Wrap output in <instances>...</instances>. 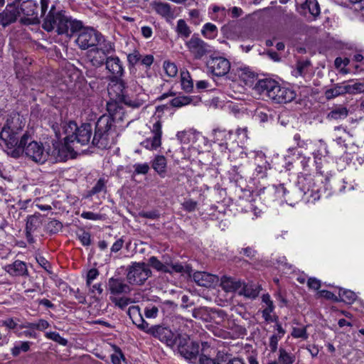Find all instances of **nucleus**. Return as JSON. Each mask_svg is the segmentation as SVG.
<instances>
[{
  "label": "nucleus",
  "mask_w": 364,
  "mask_h": 364,
  "mask_svg": "<svg viewBox=\"0 0 364 364\" xmlns=\"http://www.w3.org/2000/svg\"><path fill=\"white\" fill-rule=\"evenodd\" d=\"M50 4V0H40L41 17H43L42 28L45 31L70 38L83 28L81 21L67 16L63 10L58 11L54 4L47 13Z\"/></svg>",
  "instance_id": "nucleus-1"
},
{
  "label": "nucleus",
  "mask_w": 364,
  "mask_h": 364,
  "mask_svg": "<svg viewBox=\"0 0 364 364\" xmlns=\"http://www.w3.org/2000/svg\"><path fill=\"white\" fill-rule=\"evenodd\" d=\"M121 107L115 103H107L109 115H102L96 122L91 144L100 149H110L116 144L117 136L114 117Z\"/></svg>",
  "instance_id": "nucleus-2"
},
{
  "label": "nucleus",
  "mask_w": 364,
  "mask_h": 364,
  "mask_svg": "<svg viewBox=\"0 0 364 364\" xmlns=\"http://www.w3.org/2000/svg\"><path fill=\"white\" fill-rule=\"evenodd\" d=\"M276 190L279 194L282 193L286 202L291 205L300 200L314 203L320 198L319 191L311 176H299L296 184L289 189L284 184H279Z\"/></svg>",
  "instance_id": "nucleus-3"
},
{
  "label": "nucleus",
  "mask_w": 364,
  "mask_h": 364,
  "mask_svg": "<svg viewBox=\"0 0 364 364\" xmlns=\"http://www.w3.org/2000/svg\"><path fill=\"white\" fill-rule=\"evenodd\" d=\"M13 151L14 159L25 156L29 160L39 164H44L49 158V153L45 150L43 143L33 140L28 131L24 132L21 136L18 149Z\"/></svg>",
  "instance_id": "nucleus-4"
},
{
  "label": "nucleus",
  "mask_w": 364,
  "mask_h": 364,
  "mask_svg": "<svg viewBox=\"0 0 364 364\" xmlns=\"http://www.w3.org/2000/svg\"><path fill=\"white\" fill-rule=\"evenodd\" d=\"M255 89L260 95L267 97L274 103H288L296 97L294 90L281 86L279 82L272 79L259 80L256 83Z\"/></svg>",
  "instance_id": "nucleus-5"
},
{
  "label": "nucleus",
  "mask_w": 364,
  "mask_h": 364,
  "mask_svg": "<svg viewBox=\"0 0 364 364\" xmlns=\"http://www.w3.org/2000/svg\"><path fill=\"white\" fill-rule=\"evenodd\" d=\"M63 133L80 152H83L82 146H88L92 140V126L90 123H83L80 127L74 121L62 124Z\"/></svg>",
  "instance_id": "nucleus-6"
},
{
  "label": "nucleus",
  "mask_w": 364,
  "mask_h": 364,
  "mask_svg": "<svg viewBox=\"0 0 364 364\" xmlns=\"http://www.w3.org/2000/svg\"><path fill=\"white\" fill-rule=\"evenodd\" d=\"M149 266L156 269L158 272L163 273H168L172 274L173 273H180L181 274L191 275L192 268L189 264H183L181 262H174L173 258L168 255H164L161 259H159L155 256H151L148 259Z\"/></svg>",
  "instance_id": "nucleus-7"
},
{
  "label": "nucleus",
  "mask_w": 364,
  "mask_h": 364,
  "mask_svg": "<svg viewBox=\"0 0 364 364\" xmlns=\"http://www.w3.org/2000/svg\"><path fill=\"white\" fill-rule=\"evenodd\" d=\"M126 279L131 285H142L151 276L149 267L144 262H132L126 269Z\"/></svg>",
  "instance_id": "nucleus-8"
},
{
  "label": "nucleus",
  "mask_w": 364,
  "mask_h": 364,
  "mask_svg": "<svg viewBox=\"0 0 364 364\" xmlns=\"http://www.w3.org/2000/svg\"><path fill=\"white\" fill-rule=\"evenodd\" d=\"M146 333L159 339L161 342L165 343L167 346L173 348L177 342L178 337L182 333L175 334L174 331L165 323L154 325L151 327L148 326Z\"/></svg>",
  "instance_id": "nucleus-9"
},
{
  "label": "nucleus",
  "mask_w": 364,
  "mask_h": 364,
  "mask_svg": "<svg viewBox=\"0 0 364 364\" xmlns=\"http://www.w3.org/2000/svg\"><path fill=\"white\" fill-rule=\"evenodd\" d=\"M176 343L178 353L186 360L192 361L196 360L200 353V346L196 341H191L186 333L179 335Z\"/></svg>",
  "instance_id": "nucleus-10"
},
{
  "label": "nucleus",
  "mask_w": 364,
  "mask_h": 364,
  "mask_svg": "<svg viewBox=\"0 0 364 364\" xmlns=\"http://www.w3.org/2000/svg\"><path fill=\"white\" fill-rule=\"evenodd\" d=\"M23 134L18 132L7 130L2 128L0 132V144L4 146V151L8 156L14 157V150L16 151L18 149V146L21 142V136Z\"/></svg>",
  "instance_id": "nucleus-11"
},
{
  "label": "nucleus",
  "mask_w": 364,
  "mask_h": 364,
  "mask_svg": "<svg viewBox=\"0 0 364 364\" xmlns=\"http://www.w3.org/2000/svg\"><path fill=\"white\" fill-rule=\"evenodd\" d=\"M186 46L196 60H200L212 51L211 46L200 38L197 34H193L186 43Z\"/></svg>",
  "instance_id": "nucleus-12"
},
{
  "label": "nucleus",
  "mask_w": 364,
  "mask_h": 364,
  "mask_svg": "<svg viewBox=\"0 0 364 364\" xmlns=\"http://www.w3.org/2000/svg\"><path fill=\"white\" fill-rule=\"evenodd\" d=\"M21 0H14L9 3L5 9L0 13V26L6 27L15 23L21 15L19 10L20 1Z\"/></svg>",
  "instance_id": "nucleus-13"
},
{
  "label": "nucleus",
  "mask_w": 364,
  "mask_h": 364,
  "mask_svg": "<svg viewBox=\"0 0 364 364\" xmlns=\"http://www.w3.org/2000/svg\"><path fill=\"white\" fill-rule=\"evenodd\" d=\"M76 39V43L82 49L86 50L89 48L94 47L99 42L100 33L92 28H82Z\"/></svg>",
  "instance_id": "nucleus-14"
},
{
  "label": "nucleus",
  "mask_w": 364,
  "mask_h": 364,
  "mask_svg": "<svg viewBox=\"0 0 364 364\" xmlns=\"http://www.w3.org/2000/svg\"><path fill=\"white\" fill-rule=\"evenodd\" d=\"M38 4L34 0L20 1L19 10L31 23H40L41 15L38 12Z\"/></svg>",
  "instance_id": "nucleus-15"
},
{
  "label": "nucleus",
  "mask_w": 364,
  "mask_h": 364,
  "mask_svg": "<svg viewBox=\"0 0 364 364\" xmlns=\"http://www.w3.org/2000/svg\"><path fill=\"white\" fill-rule=\"evenodd\" d=\"M151 132L153 136L144 139L141 145L146 149L156 150L161 145L162 124L159 119L153 124Z\"/></svg>",
  "instance_id": "nucleus-16"
},
{
  "label": "nucleus",
  "mask_w": 364,
  "mask_h": 364,
  "mask_svg": "<svg viewBox=\"0 0 364 364\" xmlns=\"http://www.w3.org/2000/svg\"><path fill=\"white\" fill-rule=\"evenodd\" d=\"M42 224V215L39 213H36L27 217L25 232L28 243L32 244L35 242L33 235L39 230Z\"/></svg>",
  "instance_id": "nucleus-17"
},
{
  "label": "nucleus",
  "mask_w": 364,
  "mask_h": 364,
  "mask_svg": "<svg viewBox=\"0 0 364 364\" xmlns=\"http://www.w3.org/2000/svg\"><path fill=\"white\" fill-rule=\"evenodd\" d=\"M207 66L208 70L215 76H224L225 75L230 69V61L223 57L211 58L208 63Z\"/></svg>",
  "instance_id": "nucleus-18"
},
{
  "label": "nucleus",
  "mask_w": 364,
  "mask_h": 364,
  "mask_svg": "<svg viewBox=\"0 0 364 364\" xmlns=\"http://www.w3.org/2000/svg\"><path fill=\"white\" fill-rule=\"evenodd\" d=\"M105 68L109 74L108 77L110 80H120L124 72L122 62L115 55L109 57L107 61H106Z\"/></svg>",
  "instance_id": "nucleus-19"
},
{
  "label": "nucleus",
  "mask_w": 364,
  "mask_h": 364,
  "mask_svg": "<svg viewBox=\"0 0 364 364\" xmlns=\"http://www.w3.org/2000/svg\"><path fill=\"white\" fill-rule=\"evenodd\" d=\"M24 127L25 120L23 117L17 112H12L7 115L6 122L2 128L23 134L24 132H23V131Z\"/></svg>",
  "instance_id": "nucleus-20"
},
{
  "label": "nucleus",
  "mask_w": 364,
  "mask_h": 364,
  "mask_svg": "<svg viewBox=\"0 0 364 364\" xmlns=\"http://www.w3.org/2000/svg\"><path fill=\"white\" fill-rule=\"evenodd\" d=\"M80 151L70 140H67V136L64 138V144L58 149V159L60 161H67L68 159H74Z\"/></svg>",
  "instance_id": "nucleus-21"
},
{
  "label": "nucleus",
  "mask_w": 364,
  "mask_h": 364,
  "mask_svg": "<svg viewBox=\"0 0 364 364\" xmlns=\"http://www.w3.org/2000/svg\"><path fill=\"white\" fill-rule=\"evenodd\" d=\"M4 269L11 277H26L29 274L26 263L18 259L6 264L4 267Z\"/></svg>",
  "instance_id": "nucleus-22"
},
{
  "label": "nucleus",
  "mask_w": 364,
  "mask_h": 364,
  "mask_svg": "<svg viewBox=\"0 0 364 364\" xmlns=\"http://www.w3.org/2000/svg\"><path fill=\"white\" fill-rule=\"evenodd\" d=\"M108 289L113 295L127 294L132 291L129 285L126 284L122 278L114 277L109 279Z\"/></svg>",
  "instance_id": "nucleus-23"
},
{
  "label": "nucleus",
  "mask_w": 364,
  "mask_h": 364,
  "mask_svg": "<svg viewBox=\"0 0 364 364\" xmlns=\"http://www.w3.org/2000/svg\"><path fill=\"white\" fill-rule=\"evenodd\" d=\"M127 314L132 319V323L141 331L147 330L149 323L144 320L139 306H132L129 307Z\"/></svg>",
  "instance_id": "nucleus-24"
},
{
  "label": "nucleus",
  "mask_w": 364,
  "mask_h": 364,
  "mask_svg": "<svg viewBox=\"0 0 364 364\" xmlns=\"http://www.w3.org/2000/svg\"><path fill=\"white\" fill-rule=\"evenodd\" d=\"M111 83L108 85V92L109 95H114L117 100L122 101L127 95V87L124 82L120 78L117 80H110Z\"/></svg>",
  "instance_id": "nucleus-25"
},
{
  "label": "nucleus",
  "mask_w": 364,
  "mask_h": 364,
  "mask_svg": "<svg viewBox=\"0 0 364 364\" xmlns=\"http://www.w3.org/2000/svg\"><path fill=\"white\" fill-rule=\"evenodd\" d=\"M87 58L88 61L95 68H100L105 65L108 57L103 54L102 52L97 50L95 48L91 49L87 52Z\"/></svg>",
  "instance_id": "nucleus-26"
},
{
  "label": "nucleus",
  "mask_w": 364,
  "mask_h": 364,
  "mask_svg": "<svg viewBox=\"0 0 364 364\" xmlns=\"http://www.w3.org/2000/svg\"><path fill=\"white\" fill-rule=\"evenodd\" d=\"M193 280L201 287H208L218 281L215 275L205 272H197L193 275Z\"/></svg>",
  "instance_id": "nucleus-27"
},
{
  "label": "nucleus",
  "mask_w": 364,
  "mask_h": 364,
  "mask_svg": "<svg viewBox=\"0 0 364 364\" xmlns=\"http://www.w3.org/2000/svg\"><path fill=\"white\" fill-rule=\"evenodd\" d=\"M255 172L259 178H264L267 176V171L270 169V164L262 154L257 155L255 159Z\"/></svg>",
  "instance_id": "nucleus-28"
},
{
  "label": "nucleus",
  "mask_w": 364,
  "mask_h": 364,
  "mask_svg": "<svg viewBox=\"0 0 364 364\" xmlns=\"http://www.w3.org/2000/svg\"><path fill=\"white\" fill-rule=\"evenodd\" d=\"M349 114L348 109L343 105H336L331 109L327 114L326 119L328 120L338 121L346 119Z\"/></svg>",
  "instance_id": "nucleus-29"
},
{
  "label": "nucleus",
  "mask_w": 364,
  "mask_h": 364,
  "mask_svg": "<svg viewBox=\"0 0 364 364\" xmlns=\"http://www.w3.org/2000/svg\"><path fill=\"white\" fill-rule=\"evenodd\" d=\"M97 49L99 51H101L107 55L108 58L112 57L115 53V46L114 43L107 41L104 38L103 36L100 34V38H99V42L95 45Z\"/></svg>",
  "instance_id": "nucleus-30"
},
{
  "label": "nucleus",
  "mask_w": 364,
  "mask_h": 364,
  "mask_svg": "<svg viewBox=\"0 0 364 364\" xmlns=\"http://www.w3.org/2000/svg\"><path fill=\"white\" fill-rule=\"evenodd\" d=\"M346 93H348V84L346 82L337 83L332 88L326 90L325 97L326 99L331 100Z\"/></svg>",
  "instance_id": "nucleus-31"
},
{
  "label": "nucleus",
  "mask_w": 364,
  "mask_h": 364,
  "mask_svg": "<svg viewBox=\"0 0 364 364\" xmlns=\"http://www.w3.org/2000/svg\"><path fill=\"white\" fill-rule=\"evenodd\" d=\"M221 287L225 291H240L242 283L233 278L223 276L221 278Z\"/></svg>",
  "instance_id": "nucleus-32"
},
{
  "label": "nucleus",
  "mask_w": 364,
  "mask_h": 364,
  "mask_svg": "<svg viewBox=\"0 0 364 364\" xmlns=\"http://www.w3.org/2000/svg\"><path fill=\"white\" fill-rule=\"evenodd\" d=\"M152 168L162 178L166 173V159L162 155L156 156L152 161Z\"/></svg>",
  "instance_id": "nucleus-33"
},
{
  "label": "nucleus",
  "mask_w": 364,
  "mask_h": 364,
  "mask_svg": "<svg viewBox=\"0 0 364 364\" xmlns=\"http://www.w3.org/2000/svg\"><path fill=\"white\" fill-rule=\"evenodd\" d=\"M259 293L258 287L252 283L242 284V287L239 291L240 295H244L245 297L255 299Z\"/></svg>",
  "instance_id": "nucleus-34"
},
{
  "label": "nucleus",
  "mask_w": 364,
  "mask_h": 364,
  "mask_svg": "<svg viewBox=\"0 0 364 364\" xmlns=\"http://www.w3.org/2000/svg\"><path fill=\"white\" fill-rule=\"evenodd\" d=\"M303 10H308L309 13L314 17L317 18L321 14L320 5L317 0H305L301 4Z\"/></svg>",
  "instance_id": "nucleus-35"
},
{
  "label": "nucleus",
  "mask_w": 364,
  "mask_h": 364,
  "mask_svg": "<svg viewBox=\"0 0 364 364\" xmlns=\"http://www.w3.org/2000/svg\"><path fill=\"white\" fill-rule=\"evenodd\" d=\"M173 326V331L175 334L178 333H183L188 328V323H191L188 320H186L184 318L181 316H175L172 319Z\"/></svg>",
  "instance_id": "nucleus-36"
},
{
  "label": "nucleus",
  "mask_w": 364,
  "mask_h": 364,
  "mask_svg": "<svg viewBox=\"0 0 364 364\" xmlns=\"http://www.w3.org/2000/svg\"><path fill=\"white\" fill-rule=\"evenodd\" d=\"M295 360L296 357L293 353L287 352L282 348L279 349V355L276 360L277 364H293Z\"/></svg>",
  "instance_id": "nucleus-37"
},
{
  "label": "nucleus",
  "mask_w": 364,
  "mask_h": 364,
  "mask_svg": "<svg viewBox=\"0 0 364 364\" xmlns=\"http://www.w3.org/2000/svg\"><path fill=\"white\" fill-rule=\"evenodd\" d=\"M202 349L199 357V364H221V358L218 356L217 359L211 358L204 353L205 348H209L207 342H202Z\"/></svg>",
  "instance_id": "nucleus-38"
},
{
  "label": "nucleus",
  "mask_w": 364,
  "mask_h": 364,
  "mask_svg": "<svg viewBox=\"0 0 364 364\" xmlns=\"http://www.w3.org/2000/svg\"><path fill=\"white\" fill-rule=\"evenodd\" d=\"M339 301H343L348 304H353L357 299V295L351 290L340 288L339 291Z\"/></svg>",
  "instance_id": "nucleus-39"
},
{
  "label": "nucleus",
  "mask_w": 364,
  "mask_h": 364,
  "mask_svg": "<svg viewBox=\"0 0 364 364\" xmlns=\"http://www.w3.org/2000/svg\"><path fill=\"white\" fill-rule=\"evenodd\" d=\"M176 32L177 33L178 36L183 38H187L190 36L191 33V30L186 23V22L185 21V20L179 19L177 21Z\"/></svg>",
  "instance_id": "nucleus-40"
},
{
  "label": "nucleus",
  "mask_w": 364,
  "mask_h": 364,
  "mask_svg": "<svg viewBox=\"0 0 364 364\" xmlns=\"http://www.w3.org/2000/svg\"><path fill=\"white\" fill-rule=\"evenodd\" d=\"M107 181L104 178H100L95 186L90 190L87 193V198L92 197V196L97 194L100 192H106L107 191Z\"/></svg>",
  "instance_id": "nucleus-41"
},
{
  "label": "nucleus",
  "mask_w": 364,
  "mask_h": 364,
  "mask_svg": "<svg viewBox=\"0 0 364 364\" xmlns=\"http://www.w3.org/2000/svg\"><path fill=\"white\" fill-rule=\"evenodd\" d=\"M192 101L193 97L178 95L170 101V105L173 107L180 108L191 104Z\"/></svg>",
  "instance_id": "nucleus-42"
},
{
  "label": "nucleus",
  "mask_w": 364,
  "mask_h": 364,
  "mask_svg": "<svg viewBox=\"0 0 364 364\" xmlns=\"http://www.w3.org/2000/svg\"><path fill=\"white\" fill-rule=\"evenodd\" d=\"M31 343L29 341H19L16 343L11 348V354L14 357H17L21 352L26 353L30 350Z\"/></svg>",
  "instance_id": "nucleus-43"
},
{
  "label": "nucleus",
  "mask_w": 364,
  "mask_h": 364,
  "mask_svg": "<svg viewBox=\"0 0 364 364\" xmlns=\"http://www.w3.org/2000/svg\"><path fill=\"white\" fill-rule=\"evenodd\" d=\"M201 33L207 38H214L218 34L216 26L211 23H205L201 30Z\"/></svg>",
  "instance_id": "nucleus-44"
},
{
  "label": "nucleus",
  "mask_w": 364,
  "mask_h": 364,
  "mask_svg": "<svg viewBox=\"0 0 364 364\" xmlns=\"http://www.w3.org/2000/svg\"><path fill=\"white\" fill-rule=\"evenodd\" d=\"M121 102L132 108H139L144 105L145 100L139 97H133L127 95Z\"/></svg>",
  "instance_id": "nucleus-45"
},
{
  "label": "nucleus",
  "mask_w": 364,
  "mask_h": 364,
  "mask_svg": "<svg viewBox=\"0 0 364 364\" xmlns=\"http://www.w3.org/2000/svg\"><path fill=\"white\" fill-rule=\"evenodd\" d=\"M193 316L197 319H201L208 321L210 319V316L208 309L206 307H199L193 310Z\"/></svg>",
  "instance_id": "nucleus-46"
},
{
  "label": "nucleus",
  "mask_w": 364,
  "mask_h": 364,
  "mask_svg": "<svg viewBox=\"0 0 364 364\" xmlns=\"http://www.w3.org/2000/svg\"><path fill=\"white\" fill-rule=\"evenodd\" d=\"M63 228L61 222L57 220H51L46 225V230L50 235H54L60 232Z\"/></svg>",
  "instance_id": "nucleus-47"
},
{
  "label": "nucleus",
  "mask_w": 364,
  "mask_h": 364,
  "mask_svg": "<svg viewBox=\"0 0 364 364\" xmlns=\"http://www.w3.org/2000/svg\"><path fill=\"white\" fill-rule=\"evenodd\" d=\"M154 9L157 14L162 16H168L171 14L170 5L167 3H156L154 6Z\"/></svg>",
  "instance_id": "nucleus-48"
},
{
  "label": "nucleus",
  "mask_w": 364,
  "mask_h": 364,
  "mask_svg": "<svg viewBox=\"0 0 364 364\" xmlns=\"http://www.w3.org/2000/svg\"><path fill=\"white\" fill-rule=\"evenodd\" d=\"M274 306L273 303H270V305L266 306L262 311V317L267 323L277 321V320H278V316H274V318H273L271 315V313L274 311Z\"/></svg>",
  "instance_id": "nucleus-49"
},
{
  "label": "nucleus",
  "mask_w": 364,
  "mask_h": 364,
  "mask_svg": "<svg viewBox=\"0 0 364 364\" xmlns=\"http://www.w3.org/2000/svg\"><path fill=\"white\" fill-rule=\"evenodd\" d=\"M181 86L182 89L187 92L193 90V84L188 73L181 75Z\"/></svg>",
  "instance_id": "nucleus-50"
},
{
  "label": "nucleus",
  "mask_w": 364,
  "mask_h": 364,
  "mask_svg": "<svg viewBox=\"0 0 364 364\" xmlns=\"http://www.w3.org/2000/svg\"><path fill=\"white\" fill-rule=\"evenodd\" d=\"M307 326L303 328L294 327L291 331V336L294 338H302L306 340L309 338V334L306 331Z\"/></svg>",
  "instance_id": "nucleus-51"
},
{
  "label": "nucleus",
  "mask_w": 364,
  "mask_h": 364,
  "mask_svg": "<svg viewBox=\"0 0 364 364\" xmlns=\"http://www.w3.org/2000/svg\"><path fill=\"white\" fill-rule=\"evenodd\" d=\"M46 337L47 338L53 340L63 346H66L68 344L67 339L60 336V335L58 332H55V331L46 333Z\"/></svg>",
  "instance_id": "nucleus-52"
},
{
  "label": "nucleus",
  "mask_w": 364,
  "mask_h": 364,
  "mask_svg": "<svg viewBox=\"0 0 364 364\" xmlns=\"http://www.w3.org/2000/svg\"><path fill=\"white\" fill-rule=\"evenodd\" d=\"M164 69L165 70L166 74L169 77H175L177 75V67L173 63L165 61L164 63Z\"/></svg>",
  "instance_id": "nucleus-53"
},
{
  "label": "nucleus",
  "mask_w": 364,
  "mask_h": 364,
  "mask_svg": "<svg viewBox=\"0 0 364 364\" xmlns=\"http://www.w3.org/2000/svg\"><path fill=\"white\" fill-rule=\"evenodd\" d=\"M348 94L364 93V82L348 84Z\"/></svg>",
  "instance_id": "nucleus-54"
},
{
  "label": "nucleus",
  "mask_w": 364,
  "mask_h": 364,
  "mask_svg": "<svg viewBox=\"0 0 364 364\" xmlns=\"http://www.w3.org/2000/svg\"><path fill=\"white\" fill-rule=\"evenodd\" d=\"M183 209L188 213L193 212L198 207V202L192 199L186 200L182 204Z\"/></svg>",
  "instance_id": "nucleus-55"
},
{
  "label": "nucleus",
  "mask_w": 364,
  "mask_h": 364,
  "mask_svg": "<svg viewBox=\"0 0 364 364\" xmlns=\"http://www.w3.org/2000/svg\"><path fill=\"white\" fill-rule=\"evenodd\" d=\"M241 168L242 165L233 166L229 171V173L232 176V179L236 182L242 178V173L243 171Z\"/></svg>",
  "instance_id": "nucleus-56"
},
{
  "label": "nucleus",
  "mask_w": 364,
  "mask_h": 364,
  "mask_svg": "<svg viewBox=\"0 0 364 364\" xmlns=\"http://www.w3.org/2000/svg\"><path fill=\"white\" fill-rule=\"evenodd\" d=\"M141 55L138 50H134L127 55V60L129 65L134 66L141 62Z\"/></svg>",
  "instance_id": "nucleus-57"
},
{
  "label": "nucleus",
  "mask_w": 364,
  "mask_h": 364,
  "mask_svg": "<svg viewBox=\"0 0 364 364\" xmlns=\"http://www.w3.org/2000/svg\"><path fill=\"white\" fill-rule=\"evenodd\" d=\"M112 302L114 303L115 306H118L121 309L126 308L131 302V299L126 297L114 298L112 299Z\"/></svg>",
  "instance_id": "nucleus-58"
},
{
  "label": "nucleus",
  "mask_w": 364,
  "mask_h": 364,
  "mask_svg": "<svg viewBox=\"0 0 364 364\" xmlns=\"http://www.w3.org/2000/svg\"><path fill=\"white\" fill-rule=\"evenodd\" d=\"M134 173L136 174H146L150 167L147 163L144 164H136L134 165Z\"/></svg>",
  "instance_id": "nucleus-59"
},
{
  "label": "nucleus",
  "mask_w": 364,
  "mask_h": 364,
  "mask_svg": "<svg viewBox=\"0 0 364 364\" xmlns=\"http://www.w3.org/2000/svg\"><path fill=\"white\" fill-rule=\"evenodd\" d=\"M139 215L141 218L155 220L160 217V213L158 210H154L150 211L139 212Z\"/></svg>",
  "instance_id": "nucleus-60"
},
{
  "label": "nucleus",
  "mask_w": 364,
  "mask_h": 364,
  "mask_svg": "<svg viewBox=\"0 0 364 364\" xmlns=\"http://www.w3.org/2000/svg\"><path fill=\"white\" fill-rule=\"evenodd\" d=\"M280 336H277V334H273L269 338V346L271 352L275 353L278 348V342L281 339Z\"/></svg>",
  "instance_id": "nucleus-61"
},
{
  "label": "nucleus",
  "mask_w": 364,
  "mask_h": 364,
  "mask_svg": "<svg viewBox=\"0 0 364 364\" xmlns=\"http://www.w3.org/2000/svg\"><path fill=\"white\" fill-rule=\"evenodd\" d=\"M77 237L84 246H89L91 243L90 234L86 231H82L77 234Z\"/></svg>",
  "instance_id": "nucleus-62"
},
{
  "label": "nucleus",
  "mask_w": 364,
  "mask_h": 364,
  "mask_svg": "<svg viewBox=\"0 0 364 364\" xmlns=\"http://www.w3.org/2000/svg\"><path fill=\"white\" fill-rule=\"evenodd\" d=\"M159 309L156 306L146 307L144 309V315L147 318H154L158 316Z\"/></svg>",
  "instance_id": "nucleus-63"
},
{
  "label": "nucleus",
  "mask_w": 364,
  "mask_h": 364,
  "mask_svg": "<svg viewBox=\"0 0 364 364\" xmlns=\"http://www.w3.org/2000/svg\"><path fill=\"white\" fill-rule=\"evenodd\" d=\"M221 362H226V364H246L242 358L235 357L228 359L227 356L225 358L223 355L221 357Z\"/></svg>",
  "instance_id": "nucleus-64"
}]
</instances>
